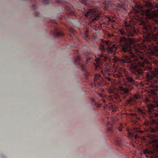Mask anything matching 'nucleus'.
Returning <instances> with one entry per match:
<instances>
[{
  "label": "nucleus",
  "mask_w": 158,
  "mask_h": 158,
  "mask_svg": "<svg viewBox=\"0 0 158 158\" xmlns=\"http://www.w3.org/2000/svg\"><path fill=\"white\" fill-rule=\"evenodd\" d=\"M114 76L115 78H120L122 76V75L121 73H115L114 74Z\"/></svg>",
  "instance_id": "obj_15"
},
{
  "label": "nucleus",
  "mask_w": 158,
  "mask_h": 158,
  "mask_svg": "<svg viewBox=\"0 0 158 158\" xmlns=\"http://www.w3.org/2000/svg\"><path fill=\"white\" fill-rule=\"evenodd\" d=\"M115 45L113 44L110 46H108L106 48L105 46L102 44L99 45L98 46L99 50L101 54L99 55L100 59L103 61L106 62L107 63H109L110 61V58L109 55L114 56L116 54L115 49Z\"/></svg>",
  "instance_id": "obj_4"
},
{
  "label": "nucleus",
  "mask_w": 158,
  "mask_h": 158,
  "mask_svg": "<svg viewBox=\"0 0 158 158\" xmlns=\"http://www.w3.org/2000/svg\"><path fill=\"white\" fill-rule=\"evenodd\" d=\"M110 20H111V19H110V18H109V21H110Z\"/></svg>",
  "instance_id": "obj_26"
},
{
  "label": "nucleus",
  "mask_w": 158,
  "mask_h": 158,
  "mask_svg": "<svg viewBox=\"0 0 158 158\" xmlns=\"http://www.w3.org/2000/svg\"><path fill=\"white\" fill-rule=\"evenodd\" d=\"M35 5H34L32 6L33 7V6H35Z\"/></svg>",
  "instance_id": "obj_27"
},
{
  "label": "nucleus",
  "mask_w": 158,
  "mask_h": 158,
  "mask_svg": "<svg viewBox=\"0 0 158 158\" xmlns=\"http://www.w3.org/2000/svg\"><path fill=\"white\" fill-rule=\"evenodd\" d=\"M120 90L121 91L122 93L127 94H128L129 90L127 88L121 86L119 87Z\"/></svg>",
  "instance_id": "obj_10"
},
{
  "label": "nucleus",
  "mask_w": 158,
  "mask_h": 158,
  "mask_svg": "<svg viewBox=\"0 0 158 158\" xmlns=\"http://www.w3.org/2000/svg\"><path fill=\"white\" fill-rule=\"evenodd\" d=\"M103 80L101 75L99 74H97L95 75L94 78V81L95 84H97L99 85H101V83L100 81Z\"/></svg>",
  "instance_id": "obj_9"
},
{
  "label": "nucleus",
  "mask_w": 158,
  "mask_h": 158,
  "mask_svg": "<svg viewBox=\"0 0 158 158\" xmlns=\"http://www.w3.org/2000/svg\"><path fill=\"white\" fill-rule=\"evenodd\" d=\"M34 12L37 14H39V12H38V10H37V9H35L34 10Z\"/></svg>",
  "instance_id": "obj_20"
},
{
  "label": "nucleus",
  "mask_w": 158,
  "mask_h": 158,
  "mask_svg": "<svg viewBox=\"0 0 158 158\" xmlns=\"http://www.w3.org/2000/svg\"><path fill=\"white\" fill-rule=\"evenodd\" d=\"M49 1L48 0H44L43 1V3L45 5H47L49 4Z\"/></svg>",
  "instance_id": "obj_17"
},
{
  "label": "nucleus",
  "mask_w": 158,
  "mask_h": 158,
  "mask_svg": "<svg viewBox=\"0 0 158 158\" xmlns=\"http://www.w3.org/2000/svg\"><path fill=\"white\" fill-rule=\"evenodd\" d=\"M108 80L109 81H111V79H110V78H108Z\"/></svg>",
  "instance_id": "obj_25"
},
{
  "label": "nucleus",
  "mask_w": 158,
  "mask_h": 158,
  "mask_svg": "<svg viewBox=\"0 0 158 158\" xmlns=\"http://www.w3.org/2000/svg\"><path fill=\"white\" fill-rule=\"evenodd\" d=\"M115 140V141L117 142V143L118 145H119L121 144V140L120 138L117 137L116 139Z\"/></svg>",
  "instance_id": "obj_13"
},
{
  "label": "nucleus",
  "mask_w": 158,
  "mask_h": 158,
  "mask_svg": "<svg viewBox=\"0 0 158 158\" xmlns=\"http://www.w3.org/2000/svg\"><path fill=\"white\" fill-rule=\"evenodd\" d=\"M120 32L121 34L122 35H125L126 34L125 32L123 30H121L120 31Z\"/></svg>",
  "instance_id": "obj_18"
},
{
  "label": "nucleus",
  "mask_w": 158,
  "mask_h": 158,
  "mask_svg": "<svg viewBox=\"0 0 158 158\" xmlns=\"http://www.w3.org/2000/svg\"><path fill=\"white\" fill-rule=\"evenodd\" d=\"M135 61L132 62L131 60L127 56H124L123 59L121 60V61L123 63H130L132 65V67L134 69V73L135 75L137 76L135 77V79L131 75H127L125 76V82L131 87L129 89L131 90L132 88V86L133 85H136V82L135 80L139 79V77L138 75H142L143 73V69L145 64L148 62L147 60H144V56L142 53L136 57L135 58Z\"/></svg>",
  "instance_id": "obj_1"
},
{
  "label": "nucleus",
  "mask_w": 158,
  "mask_h": 158,
  "mask_svg": "<svg viewBox=\"0 0 158 158\" xmlns=\"http://www.w3.org/2000/svg\"><path fill=\"white\" fill-rule=\"evenodd\" d=\"M114 60L115 62H116L118 60V58L117 57L114 56Z\"/></svg>",
  "instance_id": "obj_19"
},
{
  "label": "nucleus",
  "mask_w": 158,
  "mask_h": 158,
  "mask_svg": "<svg viewBox=\"0 0 158 158\" xmlns=\"http://www.w3.org/2000/svg\"><path fill=\"white\" fill-rule=\"evenodd\" d=\"M139 112H140V113H143L142 110H141L140 109H139Z\"/></svg>",
  "instance_id": "obj_21"
},
{
  "label": "nucleus",
  "mask_w": 158,
  "mask_h": 158,
  "mask_svg": "<svg viewBox=\"0 0 158 158\" xmlns=\"http://www.w3.org/2000/svg\"><path fill=\"white\" fill-rule=\"evenodd\" d=\"M136 32L135 30L132 29L128 32V36L133 37L135 35Z\"/></svg>",
  "instance_id": "obj_11"
},
{
  "label": "nucleus",
  "mask_w": 158,
  "mask_h": 158,
  "mask_svg": "<svg viewBox=\"0 0 158 158\" xmlns=\"http://www.w3.org/2000/svg\"><path fill=\"white\" fill-rule=\"evenodd\" d=\"M82 54L81 56L79 55V53L77 51H76L78 56L75 58L74 63L77 67L80 69L81 71H86V66L87 64L86 61L88 59V54L90 53L91 50L87 46H84L82 47L81 48Z\"/></svg>",
  "instance_id": "obj_2"
},
{
  "label": "nucleus",
  "mask_w": 158,
  "mask_h": 158,
  "mask_svg": "<svg viewBox=\"0 0 158 158\" xmlns=\"http://www.w3.org/2000/svg\"><path fill=\"white\" fill-rule=\"evenodd\" d=\"M145 29L146 30H147V31H148V27H145Z\"/></svg>",
  "instance_id": "obj_23"
},
{
  "label": "nucleus",
  "mask_w": 158,
  "mask_h": 158,
  "mask_svg": "<svg viewBox=\"0 0 158 158\" xmlns=\"http://www.w3.org/2000/svg\"><path fill=\"white\" fill-rule=\"evenodd\" d=\"M139 98V95L135 94L133 97H130L129 99L127 100V103L131 105L134 104L135 103L136 100L138 99Z\"/></svg>",
  "instance_id": "obj_8"
},
{
  "label": "nucleus",
  "mask_w": 158,
  "mask_h": 158,
  "mask_svg": "<svg viewBox=\"0 0 158 158\" xmlns=\"http://www.w3.org/2000/svg\"><path fill=\"white\" fill-rule=\"evenodd\" d=\"M66 0H56L57 3L59 4L58 6L64 11L63 13L67 14H72V11L70 5L66 3Z\"/></svg>",
  "instance_id": "obj_7"
},
{
  "label": "nucleus",
  "mask_w": 158,
  "mask_h": 158,
  "mask_svg": "<svg viewBox=\"0 0 158 158\" xmlns=\"http://www.w3.org/2000/svg\"><path fill=\"white\" fill-rule=\"evenodd\" d=\"M119 42L120 44L121 49L123 52H128L134 56L131 46L133 45V46H134L133 44L135 42V40L134 38H127L123 36L120 37Z\"/></svg>",
  "instance_id": "obj_6"
},
{
  "label": "nucleus",
  "mask_w": 158,
  "mask_h": 158,
  "mask_svg": "<svg viewBox=\"0 0 158 158\" xmlns=\"http://www.w3.org/2000/svg\"><path fill=\"white\" fill-rule=\"evenodd\" d=\"M143 152L145 154H151L152 153V152L151 151H150L148 149H146L144 150Z\"/></svg>",
  "instance_id": "obj_14"
},
{
  "label": "nucleus",
  "mask_w": 158,
  "mask_h": 158,
  "mask_svg": "<svg viewBox=\"0 0 158 158\" xmlns=\"http://www.w3.org/2000/svg\"><path fill=\"white\" fill-rule=\"evenodd\" d=\"M113 127H112V125L111 126V127H109L108 128V132H110L112 134L114 133L113 131Z\"/></svg>",
  "instance_id": "obj_16"
},
{
  "label": "nucleus",
  "mask_w": 158,
  "mask_h": 158,
  "mask_svg": "<svg viewBox=\"0 0 158 158\" xmlns=\"http://www.w3.org/2000/svg\"><path fill=\"white\" fill-rule=\"evenodd\" d=\"M97 8L92 7L91 8H84L82 12L89 20V24H93L96 21L99 19L100 15L97 12Z\"/></svg>",
  "instance_id": "obj_5"
},
{
  "label": "nucleus",
  "mask_w": 158,
  "mask_h": 158,
  "mask_svg": "<svg viewBox=\"0 0 158 158\" xmlns=\"http://www.w3.org/2000/svg\"><path fill=\"white\" fill-rule=\"evenodd\" d=\"M144 6L148 8V9L145 10H143L137 7L133 8V10L135 14H139L142 15H145L146 18L149 19H154L155 15L153 11L152 10L155 8H158V6L157 5H154L150 2H145L143 4Z\"/></svg>",
  "instance_id": "obj_3"
},
{
  "label": "nucleus",
  "mask_w": 158,
  "mask_h": 158,
  "mask_svg": "<svg viewBox=\"0 0 158 158\" xmlns=\"http://www.w3.org/2000/svg\"><path fill=\"white\" fill-rule=\"evenodd\" d=\"M118 131H122V128H119L118 129Z\"/></svg>",
  "instance_id": "obj_22"
},
{
  "label": "nucleus",
  "mask_w": 158,
  "mask_h": 158,
  "mask_svg": "<svg viewBox=\"0 0 158 158\" xmlns=\"http://www.w3.org/2000/svg\"><path fill=\"white\" fill-rule=\"evenodd\" d=\"M82 3L84 4H86V3L85 2H82Z\"/></svg>",
  "instance_id": "obj_24"
},
{
  "label": "nucleus",
  "mask_w": 158,
  "mask_h": 158,
  "mask_svg": "<svg viewBox=\"0 0 158 158\" xmlns=\"http://www.w3.org/2000/svg\"><path fill=\"white\" fill-rule=\"evenodd\" d=\"M108 123L109 124V123L110 124V123L108 121Z\"/></svg>",
  "instance_id": "obj_28"
},
{
  "label": "nucleus",
  "mask_w": 158,
  "mask_h": 158,
  "mask_svg": "<svg viewBox=\"0 0 158 158\" xmlns=\"http://www.w3.org/2000/svg\"><path fill=\"white\" fill-rule=\"evenodd\" d=\"M54 34L55 35L58 36H64V34L63 33L61 32L58 31L56 29L55 30Z\"/></svg>",
  "instance_id": "obj_12"
}]
</instances>
